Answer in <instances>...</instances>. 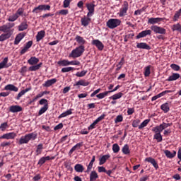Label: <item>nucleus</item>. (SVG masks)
<instances>
[{
    "label": "nucleus",
    "instance_id": "50",
    "mask_svg": "<svg viewBox=\"0 0 181 181\" xmlns=\"http://www.w3.org/2000/svg\"><path fill=\"white\" fill-rule=\"evenodd\" d=\"M47 110H49V106H47V105H45L39 110L38 115H42V114H45Z\"/></svg>",
    "mask_w": 181,
    "mask_h": 181
},
{
    "label": "nucleus",
    "instance_id": "7",
    "mask_svg": "<svg viewBox=\"0 0 181 181\" xmlns=\"http://www.w3.org/2000/svg\"><path fill=\"white\" fill-rule=\"evenodd\" d=\"M40 11H50V5L42 4L34 8L33 13H39Z\"/></svg>",
    "mask_w": 181,
    "mask_h": 181
},
{
    "label": "nucleus",
    "instance_id": "2",
    "mask_svg": "<svg viewBox=\"0 0 181 181\" xmlns=\"http://www.w3.org/2000/svg\"><path fill=\"white\" fill-rule=\"evenodd\" d=\"M37 138V134L30 133L23 136L20 138L18 141V145H23V144H29V141H35Z\"/></svg>",
    "mask_w": 181,
    "mask_h": 181
},
{
    "label": "nucleus",
    "instance_id": "17",
    "mask_svg": "<svg viewBox=\"0 0 181 181\" xmlns=\"http://www.w3.org/2000/svg\"><path fill=\"white\" fill-rule=\"evenodd\" d=\"M26 36V33H18L14 40V45H19V43L21 42V40H22V39H23V37H25Z\"/></svg>",
    "mask_w": 181,
    "mask_h": 181
},
{
    "label": "nucleus",
    "instance_id": "56",
    "mask_svg": "<svg viewBox=\"0 0 181 181\" xmlns=\"http://www.w3.org/2000/svg\"><path fill=\"white\" fill-rule=\"evenodd\" d=\"M88 71H81V72H77L76 74V77H84V76H86V74H87Z\"/></svg>",
    "mask_w": 181,
    "mask_h": 181
},
{
    "label": "nucleus",
    "instance_id": "25",
    "mask_svg": "<svg viewBox=\"0 0 181 181\" xmlns=\"http://www.w3.org/2000/svg\"><path fill=\"white\" fill-rule=\"evenodd\" d=\"M28 64H30V66H35L39 63V58H37L36 57H31L28 60Z\"/></svg>",
    "mask_w": 181,
    "mask_h": 181
},
{
    "label": "nucleus",
    "instance_id": "16",
    "mask_svg": "<svg viewBox=\"0 0 181 181\" xmlns=\"http://www.w3.org/2000/svg\"><path fill=\"white\" fill-rule=\"evenodd\" d=\"M8 57H5L3 61L0 63V70L2 69H8V67H11L12 66V64L8 63Z\"/></svg>",
    "mask_w": 181,
    "mask_h": 181
},
{
    "label": "nucleus",
    "instance_id": "32",
    "mask_svg": "<svg viewBox=\"0 0 181 181\" xmlns=\"http://www.w3.org/2000/svg\"><path fill=\"white\" fill-rule=\"evenodd\" d=\"M73 109H69L68 110H66V112H64L63 113H62L59 117V119H62V118H64L65 117H67L68 115H71V114H73Z\"/></svg>",
    "mask_w": 181,
    "mask_h": 181
},
{
    "label": "nucleus",
    "instance_id": "33",
    "mask_svg": "<svg viewBox=\"0 0 181 181\" xmlns=\"http://www.w3.org/2000/svg\"><path fill=\"white\" fill-rule=\"evenodd\" d=\"M45 35H46V32H45V30L39 31L36 35L37 42H40V40L45 37Z\"/></svg>",
    "mask_w": 181,
    "mask_h": 181
},
{
    "label": "nucleus",
    "instance_id": "55",
    "mask_svg": "<svg viewBox=\"0 0 181 181\" xmlns=\"http://www.w3.org/2000/svg\"><path fill=\"white\" fill-rule=\"evenodd\" d=\"M40 105H47V107H49V103L47 99L42 98L39 101Z\"/></svg>",
    "mask_w": 181,
    "mask_h": 181
},
{
    "label": "nucleus",
    "instance_id": "44",
    "mask_svg": "<svg viewBox=\"0 0 181 181\" xmlns=\"http://www.w3.org/2000/svg\"><path fill=\"white\" fill-rule=\"evenodd\" d=\"M151 67H152V66L148 65L144 68L145 77H149V76H151Z\"/></svg>",
    "mask_w": 181,
    "mask_h": 181
},
{
    "label": "nucleus",
    "instance_id": "58",
    "mask_svg": "<svg viewBox=\"0 0 181 181\" xmlns=\"http://www.w3.org/2000/svg\"><path fill=\"white\" fill-rule=\"evenodd\" d=\"M123 119H124V117H122V115H118L115 118V124H118V122H122Z\"/></svg>",
    "mask_w": 181,
    "mask_h": 181
},
{
    "label": "nucleus",
    "instance_id": "28",
    "mask_svg": "<svg viewBox=\"0 0 181 181\" xmlns=\"http://www.w3.org/2000/svg\"><path fill=\"white\" fill-rule=\"evenodd\" d=\"M29 25H28V23L26 21H23L19 25H18V30L19 32H23V30H26Z\"/></svg>",
    "mask_w": 181,
    "mask_h": 181
},
{
    "label": "nucleus",
    "instance_id": "22",
    "mask_svg": "<svg viewBox=\"0 0 181 181\" xmlns=\"http://www.w3.org/2000/svg\"><path fill=\"white\" fill-rule=\"evenodd\" d=\"M179 78H180V74L178 73H173L168 79H166V81H176V80H179Z\"/></svg>",
    "mask_w": 181,
    "mask_h": 181
},
{
    "label": "nucleus",
    "instance_id": "19",
    "mask_svg": "<svg viewBox=\"0 0 181 181\" xmlns=\"http://www.w3.org/2000/svg\"><path fill=\"white\" fill-rule=\"evenodd\" d=\"M4 90L14 91L15 93H18V91H19V88H18V87L15 86L13 84H8L4 87Z\"/></svg>",
    "mask_w": 181,
    "mask_h": 181
},
{
    "label": "nucleus",
    "instance_id": "46",
    "mask_svg": "<svg viewBox=\"0 0 181 181\" xmlns=\"http://www.w3.org/2000/svg\"><path fill=\"white\" fill-rule=\"evenodd\" d=\"M151 122V119H145L139 126V129H143V128H145L148 124Z\"/></svg>",
    "mask_w": 181,
    "mask_h": 181
},
{
    "label": "nucleus",
    "instance_id": "4",
    "mask_svg": "<svg viewBox=\"0 0 181 181\" xmlns=\"http://www.w3.org/2000/svg\"><path fill=\"white\" fill-rule=\"evenodd\" d=\"M106 25L109 29H115L121 25V20L117 18H110L106 23Z\"/></svg>",
    "mask_w": 181,
    "mask_h": 181
},
{
    "label": "nucleus",
    "instance_id": "60",
    "mask_svg": "<svg viewBox=\"0 0 181 181\" xmlns=\"http://www.w3.org/2000/svg\"><path fill=\"white\" fill-rule=\"evenodd\" d=\"M8 128V122H4L0 125L1 131H5Z\"/></svg>",
    "mask_w": 181,
    "mask_h": 181
},
{
    "label": "nucleus",
    "instance_id": "5",
    "mask_svg": "<svg viewBox=\"0 0 181 181\" xmlns=\"http://www.w3.org/2000/svg\"><path fill=\"white\" fill-rule=\"evenodd\" d=\"M129 6V4H128V1H124L117 15H119L120 18L127 16V13L128 12Z\"/></svg>",
    "mask_w": 181,
    "mask_h": 181
},
{
    "label": "nucleus",
    "instance_id": "40",
    "mask_svg": "<svg viewBox=\"0 0 181 181\" xmlns=\"http://www.w3.org/2000/svg\"><path fill=\"white\" fill-rule=\"evenodd\" d=\"M57 64L59 66H62L63 67H66L67 66H70V61L67 59H62L57 62Z\"/></svg>",
    "mask_w": 181,
    "mask_h": 181
},
{
    "label": "nucleus",
    "instance_id": "18",
    "mask_svg": "<svg viewBox=\"0 0 181 181\" xmlns=\"http://www.w3.org/2000/svg\"><path fill=\"white\" fill-rule=\"evenodd\" d=\"M136 47L137 49H144L145 50H151V46H149L146 42H137Z\"/></svg>",
    "mask_w": 181,
    "mask_h": 181
},
{
    "label": "nucleus",
    "instance_id": "14",
    "mask_svg": "<svg viewBox=\"0 0 181 181\" xmlns=\"http://www.w3.org/2000/svg\"><path fill=\"white\" fill-rule=\"evenodd\" d=\"M92 45L95 46L98 50H103L104 49V44L100 40H93L92 41Z\"/></svg>",
    "mask_w": 181,
    "mask_h": 181
},
{
    "label": "nucleus",
    "instance_id": "9",
    "mask_svg": "<svg viewBox=\"0 0 181 181\" xmlns=\"http://www.w3.org/2000/svg\"><path fill=\"white\" fill-rule=\"evenodd\" d=\"M156 128L153 127L152 129L153 132L155 133V134L153 135V139H156L157 142H162V141H163V139L162 137V134H160V133L162 132H160V130L156 132Z\"/></svg>",
    "mask_w": 181,
    "mask_h": 181
},
{
    "label": "nucleus",
    "instance_id": "64",
    "mask_svg": "<svg viewBox=\"0 0 181 181\" xmlns=\"http://www.w3.org/2000/svg\"><path fill=\"white\" fill-rule=\"evenodd\" d=\"M63 129V123H59L58 125L54 127V131H59V129Z\"/></svg>",
    "mask_w": 181,
    "mask_h": 181
},
{
    "label": "nucleus",
    "instance_id": "53",
    "mask_svg": "<svg viewBox=\"0 0 181 181\" xmlns=\"http://www.w3.org/2000/svg\"><path fill=\"white\" fill-rule=\"evenodd\" d=\"M170 67L175 71H179L180 70V66L176 64H171Z\"/></svg>",
    "mask_w": 181,
    "mask_h": 181
},
{
    "label": "nucleus",
    "instance_id": "26",
    "mask_svg": "<svg viewBox=\"0 0 181 181\" xmlns=\"http://www.w3.org/2000/svg\"><path fill=\"white\" fill-rule=\"evenodd\" d=\"M43 66V63L40 62V64H36L35 65L31 66L29 67V71H37Z\"/></svg>",
    "mask_w": 181,
    "mask_h": 181
},
{
    "label": "nucleus",
    "instance_id": "61",
    "mask_svg": "<svg viewBox=\"0 0 181 181\" xmlns=\"http://www.w3.org/2000/svg\"><path fill=\"white\" fill-rule=\"evenodd\" d=\"M98 172H99V173H105V172H107V170L104 166H99L98 167Z\"/></svg>",
    "mask_w": 181,
    "mask_h": 181
},
{
    "label": "nucleus",
    "instance_id": "8",
    "mask_svg": "<svg viewBox=\"0 0 181 181\" xmlns=\"http://www.w3.org/2000/svg\"><path fill=\"white\" fill-rule=\"evenodd\" d=\"M86 8L88 11L87 13L88 18H91L93 15H94L95 9V4L93 3H86Z\"/></svg>",
    "mask_w": 181,
    "mask_h": 181
},
{
    "label": "nucleus",
    "instance_id": "3",
    "mask_svg": "<svg viewBox=\"0 0 181 181\" xmlns=\"http://www.w3.org/2000/svg\"><path fill=\"white\" fill-rule=\"evenodd\" d=\"M85 51L86 47H84V45H79L78 47L71 51L69 55V57H72V59H77V57L83 56V53H84Z\"/></svg>",
    "mask_w": 181,
    "mask_h": 181
},
{
    "label": "nucleus",
    "instance_id": "52",
    "mask_svg": "<svg viewBox=\"0 0 181 181\" xmlns=\"http://www.w3.org/2000/svg\"><path fill=\"white\" fill-rule=\"evenodd\" d=\"M119 149L120 148L118 144H115L112 145V151L114 153H118V152H119Z\"/></svg>",
    "mask_w": 181,
    "mask_h": 181
},
{
    "label": "nucleus",
    "instance_id": "1",
    "mask_svg": "<svg viewBox=\"0 0 181 181\" xmlns=\"http://www.w3.org/2000/svg\"><path fill=\"white\" fill-rule=\"evenodd\" d=\"M14 27V23H7L0 26V32H3V34L0 35V42H5V40L10 39L13 33V29L12 28Z\"/></svg>",
    "mask_w": 181,
    "mask_h": 181
},
{
    "label": "nucleus",
    "instance_id": "15",
    "mask_svg": "<svg viewBox=\"0 0 181 181\" xmlns=\"http://www.w3.org/2000/svg\"><path fill=\"white\" fill-rule=\"evenodd\" d=\"M170 123H165L163 122V124H160L158 126H156V132H158V131H160V132H162L163 131V129H166V128H168V127H170Z\"/></svg>",
    "mask_w": 181,
    "mask_h": 181
},
{
    "label": "nucleus",
    "instance_id": "11",
    "mask_svg": "<svg viewBox=\"0 0 181 181\" xmlns=\"http://www.w3.org/2000/svg\"><path fill=\"white\" fill-rule=\"evenodd\" d=\"M15 138H16V133L15 132L4 134L0 136V139H15Z\"/></svg>",
    "mask_w": 181,
    "mask_h": 181
},
{
    "label": "nucleus",
    "instance_id": "35",
    "mask_svg": "<svg viewBox=\"0 0 181 181\" xmlns=\"http://www.w3.org/2000/svg\"><path fill=\"white\" fill-rule=\"evenodd\" d=\"M74 170L78 172V173H83L84 172V166L81 164H76L74 166Z\"/></svg>",
    "mask_w": 181,
    "mask_h": 181
},
{
    "label": "nucleus",
    "instance_id": "30",
    "mask_svg": "<svg viewBox=\"0 0 181 181\" xmlns=\"http://www.w3.org/2000/svg\"><path fill=\"white\" fill-rule=\"evenodd\" d=\"M81 146H83V142L78 143L75 146H74L69 152V156L73 154V152H74V151H76V149H77V148L80 149V148H81Z\"/></svg>",
    "mask_w": 181,
    "mask_h": 181
},
{
    "label": "nucleus",
    "instance_id": "20",
    "mask_svg": "<svg viewBox=\"0 0 181 181\" xmlns=\"http://www.w3.org/2000/svg\"><path fill=\"white\" fill-rule=\"evenodd\" d=\"M23 108H22L20 105H11L9 107L10 112H21L23 111Z\"/></svg>",
    "mask_w": 181,
    "mask_h": 181
},
{
    "label": "nucleus",
    "instance_id": "38",
    "mask_svg": "<svg viewBox=\"0 0 181 181\" xmlns=\"http://www.w3.org/2000/svg\"><path fill=\"white\" fill-rule=\"evenodd\" d=\"M122 152L124 155H129L131 153L129 146L128 144H125L122 148Z\"/></svg>",
    "mask_w": 181,
    "mask_h": 181
},
{
    "label": "nucleus",
    "instance_id": "37",
    "mask_svg": "<svg viewBox=\"0 0 181 181\" xmlns=\"http://www.w3.org/2000/svg\"><path fill=\"white\" fill-rule=\"evenodd\" d=\"M160 109L165 112V114L169 112V111H170V108L169 107V103H163V105H161Z\"/></svg>",
    "mask_w": 181,
    "mask_h": 181
},
{
    "label": "nucleus",
    "instance_id": "57",
    "mask_svg": "<svg viewBox=\"0 0 181 181\" xmlns=\"http://www.w3.org/2000/svg\"><path fill=\"white\" fill-rule=\"evenodd\" d=\"M26 71H28V67L26 66H23L20 70L19 73L22 74V76H25Z\"/></svg>",
    "mask_w": 181,
    "mask_h": 181
},
{
    "label": "nucleus",
    "instance_id": "51",
    "mask_svg": "<svg viewBox=\"0 0 181 181\" xmlns=\"http://www.w3.org/2000/svg\"><path fill=\"white\" fill-rule=\"evenodd\" d=\"M18 16L16 13H14L12 16H10L7 21L8 22H15V21L18 20Z\"/></svg>",
    "mask_w": 181,
    "mask_h": 181
},
{
    "label": "nucleus",
    "instance_id": "29",
    "mask_svg": "<svg viewBox=\"0 0 181 181\" xmlns=\"http://www.w3.org/2000/svg\"><path fill=\"white\" fill-rule=\"evenodd\" d=\"M75 40H76L77 43H78L80 46H84V45H86V40L80 35H76Z\"/></svg>",
    "mask_w": 181,
    "mask_h": 181
},
{
    "label": "nucleus",
    "instance_id": "27",
    "mask_svg": "<svg viewBox=\"0 0 181 181\" xmlns=\"http://www.w3.org/2000/svg\"><path fill=\"white\" fill-rule=\"evenodd\" d=\"M110 158H111V156H110V154L103 156L99 159V165H104V163H105V162H107V160H108V159H110Z\"/></svg>",
    "mask_w": 181,
    "mask_h": 181
},
{
    "label": "nucleus",
    "instance_id": "31",
    "mask_svg": "<svg viewBox=\"0 0 181 181\" xmlns=\"http://www.w3.org/2000/svg\"><path fill=\"white\" fill-rule=\"evenodd\" d=\"M30 90H32V88H27L23 90H21L17 95V97L16 98V100H21V97H22L23 95H25V94H26V93H28V91H30Z\"/></svg>",
    "mask_w": 181,
    "mask_h": 181
},
{
    "label": "nucleus",
    "instance_id": "21",
    "mask_svg": "<svg viewBox=\"0 0 181 181\" xmlns=\"http://www.w3.org/2000/svg\"><path fill=\"white\" fill-rule=\"evenodd\" d=\"M82 26L87 27L88 25H90V22H91V18L88 16H84L81 19Z\"/></svg>",
    "mask_w": 181,
    "mask_h": 181
},
{
    "label": "nucleus",
    "instance_id": "36",
    "mask_svg": "<svg viewBox=\"0 0 181 181\" xmlns=\"http://www.w3.org/2000/svg\"><path fill=\"white\" fill-rule=\"evenodd\" d=\"M90 85V82L86 81V80H80L78 82L76 83L74 86H83V87H87V86Z\"/></svg>",
    "mask_w": 181,
    "mask_h": 181
},
{
    "label": "nucleus",
    "instance_id": "10",
    "mask_svg": "<svg viewBox=\"0 0 181 181\" xmlns=\"http://www.w3.org/2000/svg\"><path fill=\"white\" fill-rule=\"evenodd\" d=\"M152 35V30H143L139 33V35L136 37V39H141L142 37H146L148 35Z\"/></svg>",
    "mask_w": 181,
    "mask_h": 181
},
{
    "label": "nucleus",
    "instance_id": "6",
    "mask_svg": "<svg viewBox=\"0 0 181 181\" xmlns=\"http://www.w3.org/2000/svg\"><path fill=\"white\" fill-rule=\"evenodd\" d=\"M150 29H151V30L154 32V33L158 35H166V29L160 26L153 25L151 26Z\"/></svg>",
    "mask_w": 181,
    "mask_h": 181
},
{
    "label": "nucleus",
    "instance_id": "24",
    "mask_svg": "<svg viewBox=\"0 0 181 181\" xmlns=\"http://www.w3.org/2000/svg\"><path fill=\"white\" fill-rule=\"evenodd\" d=\"M164 153L168 159H173L175 156H176V151H173V152H170L169 150H165Z\"/></svg>",
    "mask_w": 181,
    "mask_h": 181
},
{
    "label": "nucleus",
    "instance_id": "34",
    "mask_svg": "<svg viewBox=\"0 0 181 181\" xmlns=\"http://www.w3.org/2000/svg\"><path fill=\"white\" fill-rule=\"evenodd\" d=\"M171 30H173V32H179L180 33H181L180 23H177L176 24L173 25V26L171 27Z\"/></svg>",
    "mask_w": 181,
    "mask_h": 181
},
{
    "label": "nucleus",
    "instance_id": "39",
    "mask_svg": "<svg viewBox=\"0 0 181 181\" xmlns=\"http://www.w3.org/2000/svg\"><path fill=\"white\" fill-rule=\"evenodd\" d=\"M90 181H95L97 179H98V174L96 171L93 170L90 174Z\"/></svg>",
    "mask_w": 181,
    "mask_h": 181
},
{
    "label": "nucleus",
    "instance_id": "62",
    "mask_svg": "<svg viewBox=\"0 0 181 181\" xmlns=\"http://www.w3.org/2000/svg\"><path fill=\"white\" fill-rule=\"evenodd\" d=\"M44 163H46V159L45 158V157H42L37 163V165H39L40 166H42V165H44Z\"/></svg>",
    "mask_w": 181,
    "mask_h": 181
},
{
    "label": "nucleus",
    "instance_id": "43",
    "mask_svg": "<svg viewBox=\"0 0 181 181\" xmlns=\"http://www.w3.org/2000/svg\"><path fill=\"white\" fill-rule=\"evenodd\" d=\"M110 93H111V91H108V90L103 92V93H100L96 95V97L99 100H103V98H105V97H107V95H108V94H110Z\"/></svg>",
    "mask_w": 181,
    "mask_h": 181
},
{
    "label": "nucleus",
    "instance_id": "47",
    "mask_svg": "<svg viewBox=\"0 0 181 181\" xmlns=\"http://www.w3.org/2000/svg\"><path fill=\"white\" fill-rule=\"evenodd\" d=\"M42 151H43V144H40L37 146V149H36L37 156L42 154Z\"/></svg>",
    "mask_w": 181,
    "mask_h": 181
},
{
    "label": "nucleus",
    "instance_id": "42",
    "mask_svg": "<svg viewBox=\"0 0 181 181\" xmlns=\"http://www.w3.org/2000/svg\"><path fill=\"white\" fill-rule=\"evenodd\" d=\"M181 16V8L177 11L173 18V22H177Z\"/></svg>",
    "mask_w": 181,
    "mask_h": 181
},
{
    "label": "nucleus",
    "instance_id": "23",
    "mask_svg": "<svg viewBox=\"0 0 181 181\" xmlns=\"http://www.w3.org/2000/svg\"><path fill=\"white\" fill-rule=\"evenodd\" d=\"M56 83H57V79L52 78L45 81V83H43L42 86L43 87H51V86H53V84H56Z\"/></svg>",
    "mask_w": 181,
    "mask_h": 181
},
{
    "label": "nucleus",
    "instance_id": "48",
    "mask_svg": "<svg viewBox=\"0 0 181 181\" xmlns=\"http://www.w3.org/2000/svg\"><path fill=\"white\" fill-rule=\"evenodd\" d=\"M73 70H76L74 67L71 66H68V67H64L62 68L61 70L62 73H69V71H73Z\"/></svg>",
    "mask_w": 181,
    "mask_h": 181
},
{
    "label": "nucleus",
    "instance_id": "13",
    "mask_svg": "<svg viewBox=\"0 0 181 181\" xmlns=\"http://www.w3.org/2000/svg\"><path fill=\"white\" fill-rule=\"evenodd\" d=\"M163 21H165V18H159V17L150 18L148 20V23L150 25H155L156 23H159V22H162Z\"/></svg>",
    "mask_w": 181,
    "mask_h": 181
},
{
    "label": "nucleus",
    "instance_id": "49",
    "mask_svg": "<svg viewBox=\"0 0 181 181\" xmlns=\"http://www.w3.org/2000/svg\"><path fill=\"white\" fill-rule=\"evenodd\" d=\"M124 57H122L120 60V62L118 63V64L116 65L117 69H116V71H119V70H121V69L122 68V65L124 64Z\"/></svg>",
    "mask_w": 181,
    "mask_h": 181
},
{
    "label": "nucleus",
    "instance_id": "59",
    "mask_svg": "<svg viewBox=\"0 0 181 181\" xmlns=\"http://www.w3.org/2000/svg\"><path fill=\"white\" fill-rule=\"evenodd\" d=\"M71 2V0H64L63 7L64 8H69V6H70V3Z\"/></svg>",
    "mask_w": 181,
    "mask_h": 181
},
{
    "label": "nucleus",
    "instance_id": "12",
    "mask_svg": "<svg viewBox=\"0 0 181 181\" xmlns=\"http://www.w3.org/2000/svg\"><path fill=\"white\" fill-rule=\"evenodd\" d=\"M145 161L148 162V163H151V165H153V168H155L156 170L159 169V165H158V162H156V160H155V158L152 157H148L145 159Z\"/></svg>",
    "mask_w": 181,
    "mask_h": 181
},
{
    "label": "nucleus",
    "instance_id": "63",
    "mask_svg": "<svg viewBox=\"0 0 181 181\" xmlns=\"http://www.w3.org/2000/svg\"><path fill=\"white\" fill-rule=\"evenodd\" d=\"M59 15H69V10L62 9L59 11Z\"/></svg>",
    "mask_w": 181,
    "mask_h": 181
},
{
    "label": "nucleus",
    "instance_id": "41",
    "mask_svg": "<svg viewBox=\"0 0 181 181\" xmlns=\"http://www.w3.org/2000/svg\"><path fill=\"white\" fill-rule=\"evenodd\" d=\"M122 95H124V93H122V92H119L112 96H110L109 98L110 100H119V98H121L122 97Z\"/></svg>",
    "mask_w": 181,
    "mask_h": 181
},
{
    "label": "nucleus",
    "instance_id": "45",
    "mask_svg": "<svg viewBox=\"0 0 181 181\" xmlns=\"http://www.w3.org/2000/svg\"><path fill=\"white\" fill-rule=\"evenodd\" d=\"M25 10L22 8H19L17 11L16 12V15L17 16L18 18L19 16H26V14L24 13Z\"/></svg>",
    "mask_w": 181,
    "mask_h": 181
},
{
    "label": "nucleus",
    "instance_id": "54",
    "mask_svg": "<svg viewBox=\"0 0 181 181\" xmlns=\"http://www.w3.org/2000/svg\"><path fill=\"white\" fill-rule=\"evenodd\" d=\"M141 124V119H136L132 122L133 128H138V125Z\"/></svg>",
    "mask_w": 181,
    "mask_h": 181
}]
</instances>
